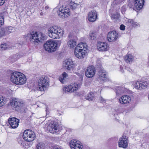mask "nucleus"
<instances>
[{"label":"nucleus","mask_w":149,"mask_h":149,"mask_svg":"<svg viewBox=\"0 0 149 149\" xmlns=\"http://www.w3.org/2000/svg\"><path fill=\"white\" fill-rule=\"evenodd\" d=\"M87 45L86 43L81 42L76 47L74 51L75 56L79 59L84 58L87 53Z\"/></svg>","instance_id":"f257e3e1"},{"label":"nucleus","mask_w":149,"mask_h":149,"mask_svg":"<svg viewBox=\"0 0 149 149\" xmlns=\"http://www.w3.org/2000/svg\"><path fill=\"white\" fill-rule=\"evenodd\" d=\"M27 36L29 38L30 42L35 44L39 42H42L45 38L44 35L41 32H32L29 33Z\"/></svg>","instance_id":"f03ea898"},{"label":"nucleus","mask_w":149,"mask_h":149,"mask_svg":"<svg viewBox=\"0 0 149 149\" xmlns=\"http://www.w3.org/2000/svg\"><path fill=\"white\" fill-rule=\"evenodd\" d=\"M49 79L47 76H43L40 77L38 81L37 89L40 91H43L49 86Z\"/></svg>","instance_id":"7ed1b4c3"},{"label":"nucleus","mask_w":149,"mask_h":149,"mask_svg":"<svg viewBox=\"0 0 149 149\" xmlns=\"http://www.w3.org/2000/svg\"><path fill=\"white\" fill-rule=\"evenodd\" d=\"M57 45L56 42L53 40H48L44 44V47L46 51L52 52L56 50Z\"/></svg>","instance_id":"20e7f679"},{"label":"nucleus","mask_w":149,"mask_h":149,"mask_svg":"<svg viewBox=\"0 0 149 149\" xmlns=\"http://www.w3.org/2000/svg\"><path fill=\"white\" fill-rule=\"evenodd\" d=\"M34 132L30 130H25L24 132L23 138L24 140L27 141H32L35 138Z\"/></svg>","instance_id":"39448f33"},{"label":"nucleus","mask_w":149,"mask_h":149,"mask_svg":"<svg viewBox=\"0 0 149 149\" xmlns=\"http://www.w3.org/2000/svg\"><path fill=\"white\" fill-rule=\"evenodd\" d=\"M81 84L77 83H72L67 86H65L63 90L65 93L68 92L72 93L77 91L80 87Z\"/></svg>","instance_id":"423d86ee"},{"label":"nucleus","mask_w":149,"mask_h":149,"mask_svg":"<svg viewBox=\"0 0 149 149\" xmlns=\"http://www.w3.org/2000/svg\"><path fill=\"white\" fill-rule=\"evenodd\" d=\"M63 66L71 73H74L75 71L73 62L71 59H66L64 61Z\"/></svg>","instance_id":"0eeeda50"},{"label":"nucleus","mask_w":149,"mask_h":149,"mask_svg":"<svg viewBox=\"0 0 149 149\" xmlns=\"http://www.w3.org/2000/svg\"><path fill=\"white\" fill-rule=\"evenodd\" d=\"M70 11L69 7L63 5L59 9L58 15L62 18H66L69 15Z\"/></svg>","instance_id":"6e6552de"},{"label":"nucleus","mask_w":149,"mask_h":149,"mask_svg":"<svg viewBox=\"0 0 149 149\" xmlns=\"http://www.w3.org/2000/svg\"><path fill=\"white\" fill-rule=\"evenodd\" d=\"M119 37L118 32L115 31L109 32L107 34V40L110 42L115 41Z\"/></svg>","instance_id":"1a4fd4ad"},{"label":"nucleus","mask_w":149,"mask_h":149,"mask_svg":"<svg viewBox=\"0 0 149 149\" xmlns=\"http://www.w3.org/2000/svg\"><path fill=\"white\" fill-rule=\"evenodd\" d=\"M10 104L15 109V110L16 111L21 110L24 106L22 102L19 100L16 101L14 100H13L10 102Z\"/></svg>","instance_id":"9d476101"},{"label":"nucleus","mask_w":149,"mask_h":149,"mask_svg":"<svg viewBox=\"0 0 149 149\" xmlns=\"http://www.w3.org/2000/svg\"><path fill=\"white\" fill-rule=\"evenodd\" d=\"M70 146L71 149H82V145L81 143L74 139L70 141Z\"/></svg>","instance_id":"9b49d317"},{"label":"nucleus","mask_w":149,"mask_h":149,"mask_svg":"<svg viewBox=\"0 0 149 149\" xmlns=\"http://www.w3.org/2000/svg\"><path fill=\"white\" fill-rule=\"evenodd\" d=\"M97 18H98V16L96 11L92 10L88 14V19L89 22H94Z\"/></svg>","instance_id":"f8f14e48"},{"label":"nucleus","mask_w":149,"mask_h":149,"mask_svg":"<svg viewBox=\"0 0 149 149\" xmlns=\"http://www.w3.org/2000/svg\"><path fill=\"white\" fill-rule=\"evenodd\" d=\"M95 69L94 66H91L88 67L85 72V75L88 78H91L94 75Z\"/></svg>","instance_id":"ddd939ff"},{"label":"nucleus","mask_w":149,"mask_h":149,"mask_svg":"<svg viewBox=\"0 0 149 149\" xmlns=\"http://www.w3.org/2000/svg\"><path fill=\"white\" fill-rule=\"evenodd\" d=\"M58 127L57 124L55 122H52L48 125L47 127V130L51 133H53L56 132Z\"/></svg>","instance_id":"4468645a"},{"label":"nucleus","mask_w":149,"mask_h":149,"mask_svg":"<svg viewBox=\"0 0 149 149\" xmlns=\"http://www.w3.org/2000/svg\"><path fill=\"white\" fill-rule=\"evenodd\" d=\"M128 140L127 138H126V136H123L119 140L118 142L119 147L125 148H126L128 146Z\"/></svg>","instance_id":"2eb2a0df"},{"label":"nucleus","mask_w":149,"mask_h":149,"mask_svg":"<svg viewBox=\"0 0 149 149\" xmlns=\"http://www.w3.org/2000/svg\"><path fill=\"white\" fill-rule=\"evenodd\" d=\"M134 2V10H140L143 7L144 3V0H133Z\"/></svg>","instance_id":"dca6fc26"},{"label":"nucleus","mask_w":149,"mask_h":149,"mask_svg":"<svg viewBox=\"0 0 149 149\" xmlns=\"http://www.w3.org/2000/svg\"><path fill=\"white\" fill-rule=\"evenodd\" d=\"M99 78L102 81H106L108 79L107 73L103 69L100 70L98 73Z\"/></svg>","instance_id":"f3484780"},{"label":"nucleus","mask_w":149,"mask_h":149,"mask_svg":"<svg viewBox=\"0 0 149 149\" xmlns=\"http://www.w3.org/2000/svg\"><path fill=\"white\" fill-rule=\"evenodd\" d=\"M147 84L146 81H137L135 83L134 86L135 88L136 89L142 90L147 88Z\"/></svg>","instance_id":"a211bd4d"},{"label":"nucleus","mask_w":149,"mask_h":149,"mask_svg":"<svg viewBox=\"0 0 149 149\" xmlns=\"http://www.w3.org/2000/svg\"><path fill=\"white\" fill-rule=\"evenodd\" d=\"M54 33H53L52 35L50 37L54 39H59L63 36V29L59 27Z\"/></svg>","instance_id":"6ab92c4d"},{"label":"nucleus","mask_w":149,"mask_h":149,"mask_svg":"<svg viewBox=\"0 0 149 149\" xmlns=\"http://www.w3.org/2000/svg\"><path fill=\"white\" fill-rule=\"evenodd\" d=\"M8 121L9 124L13 128H15L18 126L19 120L15 118H10Z\"/></svg>","instance_id":"aec40b11"},{"label":"nucleus","mask_w":149,"mask_h":149,"mask_svg":"<svg viewBox=\"0 0 149 149\" xmlns=\"http://www.w3.org/2000/svg\"><path fill=\"white\" fill-rule=\"evenodd\" d=\"M97 47L98 50L100 51H106L109 49V46L106 42H101L97 44Z\"/></svg>","instance_id":"412c9836"},{"label":"nucleus","mask_w":149,"mask_h":149,"mask_svg":"<svg viewBox=\"0 0 149 149\" xmlns=\"http://www.w3.org/2000/svg\"><path fill=\"white\" fill-rule=\"evenodd\" d=\"M131 98L130 96L125 95L122 96L119 99L118 102L121 104H126L130 102Z\"/></svg>","instance_id":"4be33fe9"},{"label":"nucleus","mask_w":149,"mask_h":149,"mask_svg":"<svg viewBox=\"0 0 149 149\" xmlns=\"http://www.w3.org/2000/svg\"><path fill=\"white\" fill-rule=\"evenodd\" d=\"M114 90L116 93L117 96L125 93L127 91V89L123 86H116L114 87Z\"/></svg>","instance_id":"5701e85b"},{"label":"nucleus","mask_w":149,"mask_h":149,"mask_svg":"<svg viewBox=\"0 0 149 149\" xmlns=\"http://www.w3.org/2000/svg\"><path fill=\"white\" fill-rule=\"evenodd\" d=\"M19 74H21V72H14L11 74L10 80L15 84L17 83H18V78Z\"/></svg>","instance_id":"b1692460"},{"label":"nucleus","mask_w":149,"mask_h":149,"mask_svg":"<svg viewBox=\"0 0 149 149\" xmlns=\"http://www.w3.org/2000/svg\"><path fill=\"white\" fill-rule=\"evenodd\" d=\"M22 74H19L17 80L18 83H17L15 84L18 85H21L24 84L26 82V78L23 73H21Z\"/></svg>","instance_id":"393cba45"},{"label":"nucleus","mask_w":149,"mask_h":149,"mask_svg":"<svg viewBox=\"0 0 149 149\" xmlns=\"http://www.w3.org/2000/svg\"><path fill=\"white\" fill-rule=\"evenodd\" d=\"M3 29L5 35L13 32L15 30V28L11 26H6L3 27Z\"/></svg>","instance_id":"a878e982"},{"label":"nucleus","mask_w":149,"mask_h":149,"mask_svg":"<svg viewBox=\"0 0 149 149\" xmlns=\"http://www.w3.org/2000/svg\"><path fill=\"white\" fill-rule=\"evenodd\" d=\"M59 27H58L56 26H52L50 27L48 29V34L50 38L52 36L55 31H56L57 29Z\"/></svg>","instance_id":"bb28decb"},{"label":"nucleus","mask_w":149,"mask_h":149,"mask_svg":"<svg viewBox=\"0 0 149 149\" xmlns=\"http://www.w3.org/2000/svg\"><path fill=\"white\" fill-rule=\"evenodd\" d=\"M67 3V4H68L70 2V5L69 6V7L71 8L73 10L75 9L76 8L75 5L76 4H73V3H71L70 2V1H67V0H64L63 1V0H60V3Z\"/></svg>","instance_id":"cd10ccee"},{"label":"nucleus","mask_w":149,"mask_h":149,"mask_svg":"<svg viewBox=\"0 0 149 149\" xmlns=\"http://www.w3.org/2000/svg\"><path fill=\"white\" fill-rule=\"evenodd\" d=\"M68 76L67 74L65 72H64L59 77V79L60 82L62 83H64L65 81V79Z\"/></svg>","instance_id":"c85d7f7f"},{"label":"nucleus","mask_w":149,"mask_h":149,"mask_svg":"<svg viewBox=\"0 0 149 149\" xmlns=\"http://www.w3.org/2000/svg\"><path fill=\"white\" fill-rule=\"evenodd\" d=\"M124 59L127 63L132 62L134 60L133 56L130 54L126 55L125 56Z\"/></svg>","instance_id":"c756f323"},{"label":"nucleus","mask_w":149,"mask_h":149,"mask_svg":"<svg viewBox=\"0 0 149 149\" xmlns=\"http://www.w3.org/2000/svg\"><path fill=\"white\" fill-rule=\"evenodd\" d=\"M69 47L72 49L75 47L77 44L76 42L75 41L72 39L70 40L67 43Z\"/></svg>","instance_id":"7c9ffc66"},{"label":"nucleus","mask_w":149,"mask_h":149,"mask_svg":"<svg viewBox=\"0 0 149 149\" xmlns=\"http://www.w3.org/2000/svg\"><path fill=\"white\" fill-rule=\"evenodd\" d=\"M36 149H45V146L42 142H38L36 145Z\"/></svg>","instance_id":"2f4dec72"},{"label":"nucleus","mask_w":149,"mask_h":149,"mask_svg":"<svg viewBox=\"0 0 149 149\" xmlns=\"http://www.w3.org/2000/svg\"><path fill=\"white\" fill-rule=\"evenodd\" d=\"M85 97L86 100L89 101H92L94 99V94L91 92L89 93L85 96Z\"/></svg>","instance_id":"473e14b6"},{"label":"nucleus","mask_w":149,"mask_h":149,"mask_svg":"<svg viewBox=\"0 0 149 149\" xmlns=\"http://www.w3.org/2000/svg\"><path fill=\"white\" fill-rule=\"evenodd\" d=\"M120 17V15L119 14L116 13L112 15L111 16V19L115 22L119 21Z\"/></svg>","instance_id":"72a5a7b5"},{"label":"nucleus","mask_w":149,"mask_h":149,"mask_svg":"<svg viewBox=\"0 0 149 149\" xmlns=\"http://www.w3.org/2000/svg\"><path fill=\"white\" fill-rule=\"evenodd\" d=\"M89 38L91 40H93L96 38V35L95 33L93 31L91 32L89 34Z\"/></svg>","instance_id":"f704fd0d"},{"label":"nucleus","mask_w":149,"mask_h":149,"mask_svg":"<svg viewBox=\"0 0 149 149\" xmlns=\"http://www.w3.org/2000/svg\"><path fill=\"white\" fill-rule=\"evenodd\" d=\"M9 47L8 45L6 43L1 44L0 46V49L1 50H5Z\"/></svg>","instance_id":"c9c22d12"},{"label":"nucleus","mask_w":149,"mask_h":149,"mask_svg":"<svg viewBox=\"0 0 149 149\" xmlns=\"http://www.w3.org/2000/svg\"><path fill=\"white\" fill-rule=\"evenodd\" d=\"M134 21L131 19H128L126 22L127 24L129 26H132Z\"/></svg>","instance_id":"e433bc0d"},{"label":"nucleus","mask_w":149,"mask_h":149,"mask_svg":"<svg viewBox=\"0 0 149 149\" xmlns=\"http://www.w3.org/2000/svg\"><path fill=\"white\" fill-rule=\"evenodd\" d=\"M4 22L3 16L0 15V27L3 25Z\"/></svg>","instance_id":"4c0bfd02"},{"label":"nucleus","mask_w":149,"mask_h":149,"mask_svg":"<svg viewBox=\"0 0 149 149\" xmlns=\"http://www.w3.org/2000/svg\"><path fill=\"white\" fill-rule=\"evenodd\" d=\"M5 35L3 28H0V38Z\"/></svg>","instance_id":"58836bf2"},{"label":"nucleus","mask_w":149,"mask_h":149,"mask_svg":"<svg viewBox=\"0 0 149 149\" xmlns=\"http://www.w3.org/2000/svg\"><path fill=\"white\" fill-rule=\"evenodd\" d=\"M3 99L1 98L0 97V107H2L4 105V103L3 102Z\"/></svg>","instance_id":"ea45409f"},{"label":"nucleus","mask_w":149,"mask_h":149,"mask_svg":"<svg viewBox=\"0 0 149 149\" xmlns=\"http://www.w3.org/2000/svg\"><path fill=\"white\" fill-rule=\"evenodd\" d=\"M139 25V23H137V22H133V24L132 26L133 27H136L137 26Z\"/></svg>","instance_id":"a19ab883"},{"label":"nucleus","mask_w":149,"mask_h":149,"mask_svg":"<svg viewBox=\"0 0 149 149\" xmlns=\"http://www.w3.org/2000/svg\"><path fill=\"white\" fill-rule=\"evenodd\" d=\"M54 149H63V148L60 146H54Z\"/></svg>","instance_id":"79ce46f5"},{"label":"nucleus","mask_w":149,"mask_h":149,"mask_svg":"<svg viewBox=\"0 0 149 149\" xmlns=\"http://www.w3.org/2000/svg\"><path fill=\"white\" fill-rule=\"evenodd\" d=\"M120 29L121 30H124L125 29V26L123 24H121L120 26Z\"/></svg>","instance_id":"37998d69"},{"label":"nucleus","mask_w":149,"mask_h":149,"mask_svg":"<svg viewBox=\"0 0 149 149\" xmlns=\"http://www.w3.org/2000/svg\"><path fill=\"white\" fill-rule=\"evenodd\" d=\"M100 100L101 103H104L105 102V100L102 97H100Z\"/></svg>","instance_id":"c03bdc74"},{"label":"nucleus","mask_w":149,"mask_h":149,"mask_svg":"<svg viewBox=\"0 0 149 149\" xmlns=\"http://www.w3.org/2000/svg\"><path fill=\"white\" fill-rule=\"evenodd\" d=\"M5 0H0V6L2 5L4 3Z\"/></svg>","instance_id":"a18cd8bd"},{"label":"nucleus","mask_w":149,"mask_h":149,"mask_svg":"<svg viewBox=\"0 0 149 149\" xmlns=\"http://www.w3.org/2000/svg\"><path fill=\"white\" fill-rule=\"evenodd\" d=\"M121 11H122V13H123V12H124V10H125V7L123 6L121 8Z\"/></svg>","instance_id":"49530a36"},{"label":"nucleus","mask_w":149,"mask_h":149,"mask_svg":"<svg viewBox=\"0 0 149 149\" xmlns=\"http://www.w3.org/2000/svg\"><path fill=\"white\" fill-rule=\"evenodd\" d=\"M120 71L122 72L123 73L124 72L123 70V67L120 66Z\"/></svg>","instance_id":"de8ad7c7"},{"label":"nucleus","mask_w":149,"mask_h":149,"mask_svg":"<svg viewBox=\"0 0 149 149\" xmlns=\"http://www.w3.org/2000/svg\"><path fill=\"white\" fill-rule=\"evenodd\" d=\"M48 8H49V7L48 6H46L45 7V9H48Z\"/></svg>","instance_id":"09e8293b"},{"label":"nucleus","mask_w":149,"mask_h":149,"mask_svg":"<svg viewBox=\"0 0 149 149\" xmlns=\"http://www.w3.org/2000/svg\"><path fill=\"white\" fill-rule=\"evenodd\" d=\"M63 114V113H62L61 114V113H58V115H62Z\"/></svg>","instance_id":"8fccbe9b"},{"label":"nucleus","mask_w":149,"mask_h":149,"mask_svg":"<svg viewBox=\"0 0 149 149\" xmlns=\"http://www.w3.org/2000/svg\"><path fill=\"white\" fill-rule=\"evenodd\" d=\"M32 148L31 147H29L27 149H32Z\"/></svg>","instance_id":"3c124183"},{"label":"nucleus","mask_w":149,"mask_h":149,"mask_svg":"<svg viewBox=\"0 0 149 149\" xmlns=\"http://www.w3.org/2000/svg\"><path fill=\"white\" fill-rule=\"evenodd\" d=\"M24 144V141L22 142V143H21V144H22V145H23Z\"/></svg>","instance_id":"603ef678"},{"label":"nucleus","mask_w":149,"mask_h":149,"mask_svg":"<svg viewBox=\"0 0 149 149\" xmlns=\"http://www.w3.org/2000/svg\"><path fill=\"white\" fill-rule=\"evenodd\" d=\"M76 74H77V75H78V76H79V73H76Z\"/></svg>","instance_id":"864d4df0"},{"label":"nucleus","mask_w":149,"mask_h":149,"mask_svg":"<svg viewBox=\"0 0 149 149\" xmlns=\"http://www.w3.org/2000/svg\"><path fill=\"white\" fill-rule=\"evenodd\" d=\"M1 142H0V144H1Z\"/></svg>","instance_id":"5fc2aeb1"}]
</instances>
